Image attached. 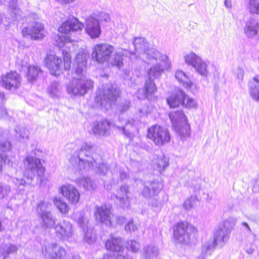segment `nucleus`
<instances>
[{"label":"nucleus","instance_id":"412c9836","mask_svg":"<svg viewBox=\"0 0 259 259\" xmlns=\"http://www.w3.org/2000/svg\"><path fill=\"white\" fill-rule=\"evenodd\" d=\"M60 193L72 204H76L79 200L80 193L73 185H63L60 188Z\"/></svg>","mask_w":259,"mask_h":259},{"label":"nucleus","instance_id":"6e6552de","mask_svg":"<svg viewBox=\"0 0 259 259\" xmlns=\"http://www.w3.org/2000/svg\"><path fill=\"white\" fill-rule=\"evenodd\" d=\"M120 91L116 86L111 84L103 85L96 93L95 101L100 106L108 110L119 96Z\"/></svg>","mask_w":259,"mask_h":259},{"label":"nucleus","instance_id":"5fc2aeb1","mask_svg":"<svg viewBox=\"0 0 259 259\" xmlns=\"http://www.w3.org/2000/svg\"><path fill=\"white\" fill-rule=\"evenodd\" d=\"M13 183L16 186L18 187V192L19 194H22V189L21 187H23L26 184V182L23 179H18L17 178H14L12 179Z\"/></svg>","mask_w":259,"mask_h":259},{"label":"nucleus","instance_id":"9b49d317","mask_svg":"<svg viewBox=\"0 0 259 259\" xmlns=\"http://www.w3.org/2000/svg\"><path fill=\"white\" fill-rule=\"evenodd\" d=\"M169 117L175 130L181 138H185L189 136L190 133V125L188 124L187 119L182 111L171 112L169 114Z\"/></svg>","mask_w":259,"mask_h":259},{"label":"nucleus","instance_id":"4468645a","mask_svg":"<svg viewBox=\"0 0 259 259\" xmlns=\"http://www.w3.org/2000/svg\"><path fill=\"white\" fill-rule=\"evenodd\" d=\"M114 51L113 47L108 44H98L95 46L94 51L92 53V57L96 61L99 63L108 61L111 63L112 59L114 58V56L111 59L110 57ZM113 66H114L113 65Z\"/></svg>","mask_w":259,"mask_h":259},{"label":"nucleus","instance_id":"09e8293b","mask_svg":"<svg viewBox=\"0 0 259 259\" xmlns=\"http://www.w3.org/2000/svg\"><path fill=\"white\" fill-rule=\"evenodd\" d=\"M91 16L96 17V19L98 20L99 23L100 21L108 22L110 20L109 15L104 12L94 13Z\"/></svg>","mask_w":259,"mask_h":259},{"label":"nucleus","instance_id":"864d4df0","mask_svg":"<svg viewBox=\"0 0 259 259\" xmlns=\"http://www.w3.org/2000/svg\"><path fill=\"white\" fill-rule=\"evenodd\" d=\"M197 201V198L195 196H191L188 198L184 204V207L186 209H189L191 208L196 203Z\"/></svg>","mask_w":259,"mask_h":259},{"label":"nucleus","instance_id":"72a5a7b5","mask_svg":"<svg viewBox=\"0 0 259 259\" xmlns=\"http://www.w3.org/2000/svg\"><path fill=\"white\" fill-rule=\"evenodd\" d=\"M175 77L187 89H190L193 85L189 77L182 71L177 70L175 73Z\"/></svg>","mask_w":259,"mask_h":259},{"label":"nucleus","instance_id":"4c0bfd02","mask_svg":"<svg viewBox=\"0 0 259 259\" xmlns=\"http://www.w3.org/2000/svg\"><path fill=\"white\" fill-rule=\"evenodd\" d=\"M51 205L48 201L41 200L39 202L36 206V212L39 217L51 212L48 209Z\"/></svg>","mask_w":259,"mask_h":259},{"label":"nucleus","instance_id":"052dcab7","mask_svg":"<svg viewBox=\"0 0 259 259\" xmlns=\"http://www.w3.org/2000/svg\"><path fill=\"white\" fill-rule=\"evenodd\" d=\"M130 102L128 101H125L123 105L121 106V109H120V111L123 112L124 111H126L130 107Z\"/></svg>","mask_w":259,"mask_h":259},{"label":"nucleus","instance_id":"0eeeda50","mask_svg":"<svg viewBox=\"0 0 259 259\" xmlns=\"http://www.w3.org/2000/svg\"><path fill=\"white\" fill-rule=\"evenodd\" d=\"M142 55L145 57L148 64L153 65L148 71V75L154 78L160 76L164 69L169 68L171 63L168 57L161 54L153 48L148 49Z\"/></svg>","mask_w":259,"mask_h":259},{"label":"nucleus","instance_id":"bb28decb","mask_svg":"<svg viewBox=\"0 0 259 259\" xmlns=\"http://www.w3.org/2000/svg\"><path fill=\"white\" fill-rule=\"evenodd\" d=\"M185 97V93L182 90L178 91L176 94L171 95L167 99V102L170 107L175 108L180 105H183V102Z\"/></svg>","mask_w":259,"mask_h":259},{"label":"nucleus","instance_id":"a211bd4d","mask_svg":"<svg viewBox=\"0 0 259 259\" xmlns=\"http://www.w3.org/2000/svg\"><path fill=\"white\" fill-rule=\"evenodd\" d=\"M163 187V184L158 180L147 182L144 183L142 194L146 198H151L157 196Z\"/></svg>","mask_w":259,"mask_h":259},{"label":"nucleus","instance_id":"c03bdc74","mask_svg":"<svg viewBox=\"0 0 259 259\" xmlns=\"http://www.w3.org/2000/svg\"><path fill=\"white\" fill-rule=\"evenodd\" d=\"M54 203L61 213H66L68 212L69 207L68 204L61 198H55L54 199Z\"/></svg>","mask_w":259,"mask_h":259},{"label":"nucleus","instance_id":"603ef678","mask_svg":"<svg viewBox=\"0 0 259 259\" xmlns=\"http://www.w3.org/2000/svg\"><path fill=\"white\" fill-rule=\"evenodd\" d=\"M249 10L251 13L259 14V0H249Z\"/></svg>","mask_w":259,"mask_h":259},{"label":"nucleus","instance_id":"1a4fd4ad","mask_svg":"<svg viewBox=\"0 0 259 259\" xmlns=\"http://www.w3.org/2000/svg\"><path fill=\"white\" fill-rule=\"evenodd\" d=\"M105 246L107 250L113 252L112 254H106L103 259H132V256L126 253L124 250L123 240L119 237L112 235L107 239Z\"/></svg>","mask_w":259,"mask_h":259},{"label":"nucleus","instance_id":"c756f323","mask_svg":"<svg viewBox=\"0 0 259 259\" xmlns=\"http://www.w3.org/2000/svg\"><path fill=\"white\" fill-rule=\"evenodd\" d=\"M257 23L252 18H249L246 22L244 32L248 37H252L255 35L258 30L257 29Z\"/></svg>","mask_w":259,"mask_h":259},{"label":"nucleus","instance_id":"13d9d810","mask_svg":"<svg viewBox=\"0 0 259 259\" xmlns=\"http://www.w3.org/2000/svg\"><path fill=\"white\" fill-rule=\"evenodd\" d=\"M201 180L200 179H198L197 180H193L191 182L192 185L194 187V191H199L200 189V182Z\"/></svg>","mask_w":259,"mask_h":259},{"label":"nucleus","instance_id":"338daca9","mask_svg":"<svg viewBox=\"0 0 259 259\" xmlns=\"http://www.w3.org/2000/svg\"><path fill=\"white\" fill-rule=\"evenodd\" d=\"M253 80L254 82H252L253 83H259V74L253 77Z\"/></svg>","mask_w":259,"mask_h":259},{"label":"nucleus","instance_id":"a878e982","mask_svg":"<svg viewBox=\"0 0 259 259\" xmlns=\"http://www.w3.org/2000/svg\"><path fill=\"white\" fill-rule=\"evenodd\" d=\"M110 126V123L107 120L96 121L92 124L91 131L95 135L106 136L108 134Z\"/></svg>","mask_w":259,"mask_h":259},{"label":"nucleus","instance_id":"ddd939ff","mask_svg":"<svg viewBox=\"0 0 259 259\" xmlns=\"http://www.w3.org/2000/svg\"><path fill=\"white\" fill-rule=\"evenodd\" d=\"M147 137L152 140L156 145L163 146L170 141L169 131L159 125H155L148 128Z\"/></svg>","mask_w":259,"mask_h":259},{"label":"nucleus","instance_id":"bf43d9fd","mask_svg":"<svg viewBox=\"0 0 259 259\" xmlns=\"http://www.w3.org/2000/svg\"><path fill=\"white\" fill-rule=\"evenodd\" d=\"M151 205L154 207L160 208L162 206V203L161 200L154 198L152 200Z\"/></svg>","mask_w":259,"mask_h":259},{"label":"nucleus","instance_id":"8fccbe9b","mask_svg":"<svg viewBox=\"0 0 259 259\" xmlns=\"http://www.w3.org/2000/svg\"><path fill=\"white\" fill-rule=\"evenodd\" d=\"M197 105L196 102L193 99L188 97L185 94V97L183 100V106L188 108H196Z\"/></svg>","mask_w":259,"mask_h":259},{"label":"nucleus","instance_id":"58836bf2","mask_svg":"<svg viewBox=\"0 0 259 259\" xmlns=\"http://www.w3.org/2000/svg\"><path fill=\"white\" fill-rule=\"evenodd\" d=\"M12 149V144L7 140L4 139L3 135V131L0 128V151L4 154L5 157H6L5 153L7 152H10Z\"/></svg>","mask_w":259,"mask_h":259},{"label":"nucleus","instance_id":"7ed1b4c3","mask_svg":"<svg viewBox=\"0 0 259 259\" xmlns=\"http://www.w3.org/2000/svg\"><path fill=\"white\" fill-rule=\"evenodd\" d=\"M75 63L76 64L74 71L75 75L73 76L72 81L67 85V91L71 96H81L93 87L94 82L84 77L87 68L85 55L82 52L77 54Z\"/></svg>","mask_w":259,"mask_h":259},{"label":"nucleus","instance_id":"393cba45","mask_svg":"<svg viewBox=\"0 0 259 259\" xmlns=\"http://www.w3.org/2000/svg\"><path fill=\"white\" fill-rule=\"evenodd\" d=\"M118 122L120 124L116 123L114 126L117 127L120 132H121L124 135L130 137L131 132L130 129L134 127L137 123V120L134 119L126 120L120 115L119 117Z\"/></svg>","mask_w":259,"mask_h":259},{"label":"nucleus","instance_id":"774afa93","mask_svg":"<svg viewBox=\"0 0 259 259\" xmlns=\"http://www.w3.org/2000/svg\"><path fill=\"white\" fill-rule=\"evenodd\" d=\"M242 225L245 226L246 227V228L247 229V230L249 231V232H251V230L249 227V226H248V224L245 223V222H243L242 223Z\"/></svg>","mask_w":259,"mask_h":259},{"label":"nucleus","instance_id":"423d86ee","mask_svg":"<svg viewBox=\"0 0 259 259\" xmlns=\"http://www.w3.org/2000/svg\"><path fill=\"white\" fill-rule=\"evenodd\" d=\"M42 154L41 150L35 148L28 153L24 159L25 167L24 176L27 179L33 180L35 178L41 179L44 176L45 168L40 158Z\"/></svg>","mask_w":259,"mask_h":259},{"label":"nucleus","instance_id":"f03ea898","mask_svg":"<svg viewBox=\"0 0 259 259\" xmlns=\"http://www.w3.org/2000/svg\"><path fill=\"white\" fill-rule=\"evenodd\" d=\"M93 147L91 143H84L77 148L69 158L70 162L80 169L87 170H94L100 175H105L108 167L100 162V159L93 153Z\"/></svg>","mask_w":259,"mask_h":259},{"label":"nucleus","instance_id":"49530a36","mask_svg":"<svg viewBox=\"0 0 259 259\" xmlns=\"http://www.w3.org/2000/svg\"><path fill=\"white\" fill-rule=\"evenodd\" d=\"M11 191L9 185L0 183V201L7 199Z\"/></svg>","mask_w":259,"mask_h":259},{"label":"nucleus","instance_id":"ea45409f","mask_svg":"<svg viewBox=\"0 0 259 259\" xmlns=\"http://www.w3.org/2000/svg\"><path fill=\"white\" fill-rule=\"evenodd\" d=\"M75 182L80 187H83L87 190H92L94 189L92 181L87 177H81L77 179Z\"/></svg>","mask_w":259,"mask_h":259},{"label":"nucleus","instance_id":"2f4dec72","mask_svg":"<svg viewBox=\"0 0 259 259\" xmlns=\"http://www.w3.org/2000/svg\"><path fill=\"white\" fill-rule=\"evenodd\" d=\"M148 76L149 79L146 81L145 84V93L142 97L138 96V98L140 99L148 98L149 95L154 93L157 90L155 83L151 78L152 77H154L153 76L150 77L149 75Z\"/></svg>","mask_w":259,"mask_h":259},{"label":"nucleus","instance_id":"dca6fc26","mask_svg":"<svg viewBox=\"0 0 259 259\" xmlns=\"http://www.w3.org/2000/svg\"><path fill=\"white\" fill-rule=\"evenodd\" d=\"M0 84L7 90L15 91L21 85V77L16 71H11L2 76Z\"/></svg>","mask_w":259,"mask_h":259},{"label":"nucleus","instance_id":"a19ab883","mask_svg":"<svg viewBox=\"0 0 259 259\" xmlns=\"http://www.w3.org/2000/svg\"><path fill=\"white\" fill-rule=\"evenodd\" d=\"M47 92L50 97L52 98L59 97L61 93V88L57 82H53L51 85L48 87Z\"/></svg>","mask_w":259,"mask_h":259},{"label":"nucleus","instance_id":"f8f14e48","mask_svg":"<svg viewBox=\"0 0 259 259\" xmlns=\"http://www.w3.org/2000/svg\"><path fill=\"white\" fill-rule=\"evenodd\" d=\"M197 232V229L192 225L184 222L177 224L174 230L175 239L181 243H189L191 237Z\"/></svg>","mask_w":259,"mask_h":259},{"label":"nucleus","instance_id":"6ab92c4d","mask_svg":"<svg viewBox=\"0 0 259 259\" xmlns=\"http://www.w3.org/2000/svg\"><path fill=\"white\" fill-rule=\"evenodd\" d=\"M130 192L129 187L126 185H123L117 191V193L113 195L111 197L116 199V203L123 209L127 208L130 206Z\"/></svg>","mask_w":259,"mask_h":259},{"label":"nucleus","instance_id":"c9c22d12","mask_svg":"<svg viewBox=\"0 0 259 259\" xmlns=\"http://www.w3.org/2000/svg\"><path fill=\"white\" fill-rule=\"evenodd\" d=\"M18 250L17 246L11 243L2 244L0 246V255L5 259L9 254L16 252Z\"/></svg>","mask_w":259,"mask_h":259},{"label":"nucleus","instance_id":"9d476101","mask_svg":"<svg viewBox=\"0 0 259 259\" xmlns=\"http://www.w3.org/2000/svg\"><path fill=\"white\" fill-rule=\"evenodd\" d=\"M42 253L46 258L50 259H80L77 255L70 257L65 249L55 242H46L42 246Z\"/></svg>","mask_w":259,"mask_h":259},{"label":"nucleus","instance_id":"6e6d98bb","mask_svg":"<svg viewBox=\"0 0 259 259\" xmlns=\"http://www.w3.org/2000/svg\"><path fill=\"white\" fill-rule=\"evenodd\" d=\"M137 228L135 225L134 224L133 220L130 221L125 226V230L126 231H129L131 233L134 232Z\"/></svg>","mask_w":259,"mask_h":259},{"label":"nucleus","instance_id":"79ce46f5","mask_svg":"<svg viewBox=\"0 0 259 259\" xmlns=\"http://www.w3.org/2000/svg\"><path fill=\"white\" fill-rule=\"evenodd\" d=\"M249 93L251 98L259 102V83L249 82L248 84Z\"/></svg>","mask_w":259,"mask_h":259},{"label":"nucleus","instance_id":"e433bc0d","mask_svg":"<svg viewBox=\"0 0 259 259\" xmlns=\"http://www.w3.org/2000/svg\"><path fill=\"white\" fill-rule=\"evenodd\" d=\"M211 65L210 62L202 61L201 59H200V61L197 62L194 68L201 75L207 76L209 67Z\"/></svg>","mask_w":259,"mask_h":259},{"label":"nucleus","instance_id":"2eb2a0df","mask_svg":"<svg viewBox=\"0 0 259 259\" xmlns=\"http://www.w3.org/2000/svg\"><path fill=\"white\" fill-rule=\"evenodd\" d=\"M22 34L23 37L32 39H41L45 37L44 26L39 22H31L22 27Z\"/></svg>","mask_w":259,"mask_h":259},{"label":"nucleus","instance_id":"37998d69","mask_svg":"<svg viewBox=\"0 0 259 259\" xmlns=\"http://www.w3.org/2000/svg\"><path fill=\"white\" fill-rule=\"evenodd\" d=\"M200 58L193 52L187 54L184 57L185 62L186 64L194 67L197 62L200 61Z\"/></svg>","mask_w":259,"mask_h":259},{"label":"nucleus","instance_id":"c85d7f7f","mask_svg":"<svg viewBox=\"0 0 259 259\" xmlns=\"http://www.w3.org/2000/svg\"><path fill=\"white\" fill-rule=\"evenodd\" d=\"M8 11L14 20H19L22 18V12L18 7L17 1L12 0L9 2Z\"/></svg>","mask_w":259,"mask_h":259},{"label":"nucleus","instance_id":"5701e85b","mask_svg":"<svg viewBox=\"0 0 259 259\" xmlns=\"http://www.w3.org/2000/svg\"><path fill=\"white\" fill-rule=\"evenodd\" d=\"M45 65L53 75H58L62 70V60L54 54H48L45 59Z\"/></svg>","mask_w":259,"mask_h":259},{"label":"nucleus","instance_id":"4be33fe9","mask_svg":"<svg viewBox=\"0 0 259 259\" xmlns=\"http://www.w3.org/2000/svg\"><path fill=\"white\" fill-rule=\"evenodd\" d=\"M113 214L109 206L104 205L96 207L95 213L96 220L107 226L109 227L111 225Z\"/></svg>","mask_w":259,"mask_h":259},{"label":"nucleus","instance_id":"680f3d73","mask_svg":"<svg viewBox=\"0 0 259 259\" xmlns=\"http://www.w3.org/2000/svg\"><path fill=\"white\" fill-rule=\"evenodd\" d=\"M119 173L120 178L121 180H123L126 178V177H127L126 172L125 171H124L123 170H122L120 169L119 171Z\"/></svg>","mask_w":259,"mask_h":259},{"label":"nucleus","instance_id":"3c124183","mask_svg":"<svg viewBox=\"0 0 259 259\" xmlns=\"http://www.w3.org/2000/svg\"><path fill=\"white\" fill-rule=\"evenodd\" d=\"M125 217L113 214L111 221V225L109 227H115L117 225H121L125 222Z\"/></svg>","mask_w":259,"mask_h":259},{"label":"nucleus","instance_id":"473e14b6","mask_svg":"<svg viewBox=\"0 0 259 259\" xmlns=\"http://www.w3.org/2000/svg\"><path fill=\"white\" fill-rule=\"evenodd\" d=\"M26 78L28 81L33 82L36 81L39 75L41 74V68L36 66H29L27 67Z\"/></svg>","mask_w":259,"mask_h":259},{"label":"nucleus","instance_id":"f3484780","mask_svg":"<svg viewBox=\"0 0 259 259\" xmlns=\"http://www.w3.org/2000/svg\"><path fill=\"white\" fill-rule=\"evenodd\" d=\"M56 237L60 240L68 241L73 234V226L71 223L63 220L54 226Z\"/></svg>","mask_w":259,"mask_h":259},{"label":"nucleus","instance_id":"0e129e2a","mask_svg":"<svg viewBox=\"0 0 259 259\" xmlns=\"http://www.w3.org/2000/svg\"><path fill=\"white\" fill-rule=\"evenodd\" d=\"M225 5L226 8H231L232 7V0H225Z\"/></svg>","mask_w":259,"mask_h":259},{"label":"nucleus","instance_id":"e2e57ef3","mask_svg":"<svg viewBox=\"0 0 259 259\" xmlns=\"http://www.w3.org/2000/svg\"><path fill=\"white\" fill-rule=\"evenodd\" d=\"M5 159L2 155H0V172H1L3 170V165L5 163Z\"/></svg>","mask_w":259,"mask_h":259},{"label":"nucleus","instance_id":"cd10ccee","mask_svg":"<svg viewBox=\"0 0 259 259\" xmlns=\"http://www.w3.org/2000/svg\"><path fill=\"white\" fill-rule=\"evenodd\" d=\"M153 166L154 169L161 173L169 164L168 159L164 155L157 156L153 160Z\"/></svg>","mask_w":259,"mask_h":259},{"label":"nucleus","instance_id":"aec40b11","mask_svg":"<svg viewBox=\"0 0 259 259\" xmlns=\"http://www.w3.org/2000/svg\"><path fill=\"white\" fill-rule=\"evenodd\" d=\"M74 217L84 231L85 229H87V233H85L84 237V241L88 244H92L96 240V235L92 230H89L88 228V219L80 212L75 214Z\"/></svg>","mask_w":259,"mask_h":259},{"label":"nucleus","instance_id":"f257e3e1","mask_svg":"<svg viewBox=\"0 0 259 259\" xmlns=\"http://www.w3.org/2000/svg\"><path fill=\"white\" fill-rule=\"evenodd\" d=\"M84 25L76 18H69L62 23L58 31L61 34L57 35L55 38L56 45L60 48L65 47L68 50L63 48L62 54L64 57V66L66 70H69L71 67V46L73 42L78 41L77 35Z\"/></svg>","mask_w":259,"mask_h":259},{"label":"nucleus","instance_id":"69168bd1","mask_svg":"<svg viewBox=\"0 0 259 259\" xmlns=\"http://www.w3.org/2000/svg\"><path fill=\"white\" fill-rule=\"evenodd\" d=\"M7 114V111L5 108H0V117Z\"/></svg>","mask_w":259,"mask_h":259},{"label":"nucleus","instance_id":"b1692460","mask_svg":"<svg viewBox=\"0 0 259 259\" xmlns=\"http://www.w3.org/2000/svg\"><path fill=\"white\" fill-rule=\"evenodd\" d=\"M85 31L92 38L99 37L101 32V27L96 17L91 16L87 19Z\"/></svg>","mask_w":259,"mask_h":259},{"label":"nucleus","instance_id":"a18cd8bd","mask_svg":"<svg viewBox=\"0 0 259 259\" xmlns=\"http://www.w3.org/2000/svg\"><path fill=\"white\" fill-rule=\"evenodd\" d=\"M139 243L135 240H131L127 242L126 247V249L124 248V250L126 251V253L127 254L130 255L133 257V256L128 253V250H131V252H136L139 250Z\"/></svg>","mask_w":259,"mask_h":259},{"label":"nucleus","instance_id":"f704fd0d","mask_svg":"<svg viewBox=\"0 0 259 259\" xmlns=\"http://www.w3.org/2000/svg\"><path fill=\"white\" fill-rule=\"evenodd\" d=\"M41 219L42 226L45 229L54 228L56 225V218L51 212L47 213L39 217Z\"/></svg>","mask_w":259,"mask_h":259},{"label":"nucleus","instance_id":"4d7b16f0","mask_svg":"<svg viewBox=\"0 0 259 259\" xmlns=\"http://www.w3.org/2000/svg\"><path fill=\"white\" fill-rule=\"evenodd\" d=\"M244 70L242 68L238 67L236 69L235 74L238 79L242 80L244 76Z\"/></svg>","mask_w":259,"mask_h":259},{"label":"nucleus","instance_id":"7c9ffc66","mask_svg":"<svg viewBox=\"0 0 259 259\" xmlns=\"http://www.w3.org/2000/svg\"><path fill=\"white\" fill-rule=\"evenodd\" d=\"M158 254V248L153 245L146 246L143 249L142 256L145 259L156 258Z\"/></svg>","mask_w":259,"mask_h":259},{"label":"nucleus","instance_id":"39448f33","mask_svg":"<svg viewBox=\"0 0 259 259\" xmlns=\"http://www.w3.org/2000/svg\"><path fill=\"white\" fill-rule=\"evenodd\" d=\"M135 50H128L119 48L116 51L111 63L120 68L123 65L122 57H128L131 60L137 59L149 49V44L146 39L142 37H136L133 41Z\"/></svg>","mask_w":259,"mask_h":259},{"label":"nucleus","instance_id":"de8ad7c7","mask_svg":"<svg viewBox=\"0 0 259 259\" xmlns=\"http://www.w3.org/2000/svg\"><path fill=\"white\" fill-rule=\"evenodd\" d=\"M17 134L16 136L19 137L20 140L22 142H25L28 140L29 137V132L27 130L22 128L15 129Z\"/></svg>","mask_w":259,"mask_h":259},{"label":"nucleus","instance_id":"20e7f679","mask_svg":"<svg viewBox=\"0 0 259 259\" xmlns=\"http://www.w3.org/2000/svg\"><path fill=\"white\" fill-rule=\"evenodd\" d=\"M234 226L232 220H226L220 225L213 234V239L205 242L202 246L201 253L198 259H206L216 247H223L228 241L230 235Z\"/></svg>","mask_w":259,"mask_h":259}]
</instances>
